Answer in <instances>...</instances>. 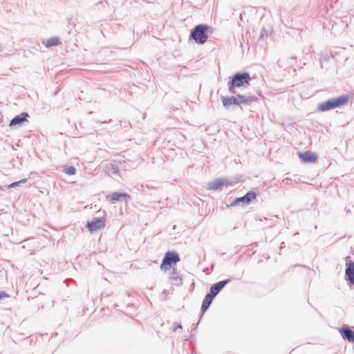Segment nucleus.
Returning <instances> with one entry per match:
<instances>
[{
    "label": "nucleus",
    "mask_w": 354,
    "mask_h": 354,
    "mask_svg": "<svg viewBox=\"0 0 354 354\" xmlns=\"http://www.w3.org/2000/svg\"><path fill=\"white\" fill-rule=\"evenodd\" d=\"M213 32L214 28L212 26L206 24H200L191 30L189 37V39L194 40L196 44L202 45L207 41L208 35L212 34Z\"/></svg>",
    "instance_id": "nucleus-1"
},
{
    "label": "nucleus",
    "mask_w": 354,
    "mask_h": 354,
    "mask_svg": "<svg viewBox=\"0 0 354 354\" xmlns=\"http://www.w3.org/2000/svg\"><path fill=\"white\" fill-rule=\"evenodd\" d=\"M259 98L254 95H245L241 94L232 96L221 97L223 105L226 109H230V107L232 105H250L252 102H257Z\"/></svg>",
    "instance_id": "nucleus-2"
},
{
    "label": "nucleus",
    "mask_w": 354,
    "mask_h": 354,
    "mask_svg": "<svg viewBox=\"0 0 354 354\" xmlns=\"http://www.w3.org/2000/svg\"><path fill=\"white\" fill-rule=\"evenodd\" d=\"M349 100V96L346 94L341 95L337 97L328 99L326 101L319 103L317 106V111L325 112L335 108L340 107L346 104Z\"/></svg>",
    "instance_id": "nucleus-3"
},
{
    "label": "nucleus",
    "mask_w": 354,
    "mask_h": 354,
    "mask_svg": "<svg viewBox=\"0 0 354 354\" xmlns=\"http://www.w3.org/2000/svg\"><path fill=\"white\" fill-rule=\"evenodd\" d=\"M180 261V256L176 251L168 250L163 257L160 268L161 270H167L176 266Z\"/></svg>",
    "instance_id": "nucleus-4"
},
{
    "label": "nucleus",
    "mask_w": 354,
    "mask_h": 354,
    "mask_svg": "<svg viewBox=\"0 0 354 354\" xmlns=\"http://www.w3.org/2000/svg\"><path fill=\"white\" fill-rule=\"evenodd\" d=\"M251 80L248 72H236L230 77L229 82L237 88L250 85Z\"/></svg>",
    "instance_id": "nucleus-5"
},
{
    "label": "nucleus",
    "mask_w": 354,
    "mask_h": 354,
    "mask_svg": "<svg viewBox=\"0 0 354 354\" xmlns=\"http://www.w3.org/2000/svg\"><path fill=\"white\" fill-rule=\"evenodd\" d=\"M256 198L257 193L254 191H249L243 196L236 198L230 205H227V207H232L239 205L244 207L249 205L253 200L256 199Z\"/></svg>",
    "instance_id": "nucleus-6"
},
{
    "label": "nucleus",
    "mask_w": 354,
    "mask_h": 354,
    "mask_svg": "<svg viewBox=\"0 0 354 354\" xmlns=\"http://www.w3.org/2000/svg\"><path fill=\"white\" fill-rule=\"evenodd\" d=\"M345 280L351 288L354 286V261L348 256L346 257Z\"/></svg>",
    "instance_id": "nucleus-7"
},
{
    "label": "nucleus",
    "mask_w": 354,
    "mask_h": 354,
    "mask_svg": "<svg viewBox=\"0 0 354 354\" xmlns=\"http://www.w3.org/2000/svg\"><path fill=\"white\" fill-rule=\"evenodd\" d=\"M106 219L104 216L95 217L91 221L87 222L86 227L88 230L93 233L103 228L105 226Z\"/></svg>",
    "instance_id": "nucleus-8"
},
{
    "label": "nucleus",
    "mask_w": 354,
    "mask_h": 354,
    "mask_svg": "<svg viewBox=\"0 0 354 354\" xmlns=\"http://www.w3.org/2000/svg\"><path fill=\"white\" fill-rule=\"evenodd\" d=\"M30 117L28 112H22L19 115H15L10 121L9 127H19L24 124L25 122H28V118Z\"/></svg>",
    "instance_id": "nucleus-9"
},
{
    "label": "nucleus",
    "mask_w": 354,
    "mask_h": 354,
    "mask_svg": "<svg viewBox=\"0 0 354 354\" xmlns=\"http://www.w3.org/2000/svg\"><path fill=\"white\" fill-rule=\"evenodd\" d=\"M224 185L228 187L229 185H231V184L227 182V179L217 178L208 183L207 189L214 191H221Z\"/></svg>",
    "instance_id": "nucleus-10"
},
{
    "label": "nucleus",
    "mask_w": 354,
    "mask_h": 354,
    "mask_svg": "<svg viewBox=\"0 0 354 354\" xmlns=\"http://www.w3.org/2000/svg\"><path fill=\"white\" fill-rule=\"evenodd\" d=\"M298 156L305 163H315L317 161L318 156L316 153L310 151L298 152Z\"/></svg>",
    "instance_id": "nucleus-11"
},
{
    "label": "nucleus",
    "mask_w": 354,
    "mask_h": 354,
    "mask_svg": "<svg viewBox=\"0 0 354 354\" xmlns=\"http://www.w3.org/2000/svg\"><path fill=\"white\" fill-rule=\"evenodd\" d=\"M338 331L344 340L349 342H354V327L353 330H351L348 326L344 325L341 328H338Z\"/></svg>",
    "instance_id": "nucleus-12"
},
{
    "label": "nucleus",
    "mask_w": 354,
    "mask_h": 354,
    "mask_svg": "<svg viewBox=\"0 0 354 354\" xmlns=\"http://www.w3.org/2000/svg\"><path fill=\"white\" fill-rule=\"evenodd\" d=\"M232 278H229L214 283L209 288V292L216 297V295L232 281Z\"/></svg>",
    "instance_id": "nucleus-13"
},
{
    "label": "nucleus",
    "mask_w": 354,
    "mask_h": 354,
    "mask_svg": "<svg viewBox=\"0 0 354 354\" xmlns=\"http://www.w3.org/2000/svg\"><path fill=\"white\" fill-rule=\"evenodd\" d=\"M108 198L111 203L124 200L127 202L131 199V196L127 193L113 192L109 195Z\"/></svg>",
    "instance_id": "nucleus-14"
},
{
    "label": "nucleus",
    "mask_w": 354,
    "mask_h": 354,
    "mask_svg": "<svg viewBox=\"0 0 354 354\" xmlns=\"http://www.w3.org/2000/svg\"><path fill=\"white\" fill-rule=\"evenodd\" d=\"M211 304H212L210 302H209V301H206V300H205L203 299V302H202V306H201V317H200L199 320L201 319L203 313H205L208 310V308H209ZM199 322H200V321H198L197 322V324L194 326V328H193V330H195L196 329V327L198 325Z\"/></svg>",
    "instance_id": "nucleus-15"
},
{
    "label": "nucleus",
    "mask_w": 354,
    "mask_h": 354,
    "mask_svg": "<svg viewBox=\"0 0 354 354\" xmlns=\"http://www.w3.org/2000/svg\"><path fill=\"white\" fill-rule=\"evenodd\" d=\"M46 47L50 48L52 46H56L61 44L59 37H53L47 39V41L44 43Z\"/></svg>",
    "instance_id": "nucleus-16"
},
{
    "label": "nucleus",
    "mask_w": 354,
    "mask_h": 354,
    "mask_svg": "<svg viewBox=\"0 0 354 354\" xmlns=\"http://www.w3.org/2000/svg\"><path fill=\"white\" fill-rule=\"evenodd\" d=\"M172 268V271L170 274V277H169V279L170 280H178L180 279V281L182 280V277L179 274V272H177L176 269L174 268V267L171 268Z\"/></svg>",
    "instance_id": "nucleus-17"
},
{
    "label": "nucleus",
    "mask_w": 354,
    "mask_h": 354,
    "mask_svg": "<svg viewBox=\"0 0 354 354\" xmlns=\"http://www.w3.org/2000/svg\"><path fill=\"white\" fill-rule=\"evenodd\" d=\"M109 171L112 174L118 175L120 172V168L117 164H111L109 167Z\"/></svg>",
    "instance_id": "nucleus-18"
},
{
    "label": "nucleus",
    "mask_w": 354,
    "mask_h": 354,
    "mask_svg": "<svg viewBox=\"0 0 354 354\" xmlns=\"http://www.w3.org/2000/svg\"><path fill=\"white\" fill-rule=\"evenodd\" d=\"M64 171L68 175H75L76 173V168L73 165H70L64 168Z\"/></svg>",
    "instance_id": "nucleus-19"
},
{
    "label": "nucleus",
    "mask_w": 354,
    "mask_h": 354,
    "mask_svg": "<svg viewBox=\"0 0 354 354\" xmlns=\"http://www.w3.org/2000/svg\"><path fill=\"white\" fill-rule=\"evenodd\" d=\"M227 87H228V91L231 94H236V88H237L236 86L232 85V83L228 82Z\"/></svg>",
    "instance_id": "nucleus-20"
},
{
    "label": "nucleus",
    "mask_w": 354,
    "mask_h": 354,
    "mask_svg": "<svg viewBox=\"0 0 354 354\" xmlns=\"http://www.w3.org/2000/svg\"><path fill=\"white\" fill-rule=\"evenodd\" d=\"M215 297L214 295L209 292L205 295L204 299L212 304Z\"/></svg>",
    "instance_id": "nucleus-21"
},
{
    "label": "nucleus",
    "mask_w": 354,
    "mask_h": 354,
    "mask_svg": "<svg viewBox=\"0 0 354 354\" xmlns=\"http://www.w3.org/2000/svg\"><path fill=\"white\" fill-rule=\"evenodd\" d=\"M265 37H268V32L265 30V28H263L259 36V39H263Z\"/></svg>",
    "instance_id": "nucleus-22"
},
{
    "label": "nucleus",
    "mask_w": 354,
    "mask_h": 354,
    "mask_svg": "<svg viewBox=\"0 0 354 354\" xmlns=\"http://www.w3.org/2000/svg\"><path fill=\"white\" fill-rule=\"evenodd\" d=\"M9 295L4 291H0V301L4 298L8 297Z\"/></svg>",
    "instance_id": "nucleus-23"
},
{
    "label": "nucleus",
    "mask_w": 354,
    "mask_h": 354,
    "mask_svg": "<svg viewBox=\"0 0 354 354\" xmlns=\"http://www.w3.org/2000/svg\"><path fill=\"white\" fill-rule=\"evenodd\" d=\"M20 184L19 183V181H16V182H14V183H12L11 184H10L8 185V188L11 189V188H15L17 186H19Z\"/></svg>",
    "instance_id": "nucleus-24"
},
{
    "label": "nucleus",
    "mask_w": 354,
    "mask_h": 354,
    "mask_svg": "<svg viewBox=\"0 0 354 354\" xmlns=\"http://www.w3.org/2000/svg\"><path fill=\"white\" fill-rule=\"evenodd\" d=\"M178 328H182V325L179 323H174V330L176 331Z\"/></svg>",
    "instance_id": "nucleus-25"
},
{
    "label": "nucleus",
    "mask_w": 354,
    "mask_h": 354,
    "mask_svg": "<svg viewBox=\"0 0 354 354\" xmlns=\"http://www.w3.org/2000/svg\"><path fill=\"white\" fill-rule=\"evenodd\" d=\"M27 182V178H23V179H21L20 180H19V183L21 185V184H24Z\"/></svg>",
    "instance_id": "nucleus-26"
},
{
    "label": "nucleus",
    "mask_w": 354,
    "mask_h": 354,
    "mask_svg": "<svg viewBox=\"0 0 354 354\" xmlns=\"http://www.w3.org/2000/svg\"><path fill=\"white\" fill-rule=\"evenodd\" d=\"M102 297H109V294H107V295H104V293H102Z\"/></svg>",
    "instance_id": "nucleus-27"
},
{
    "label": "nucleus",
    "mask_w": 354,
    "mask_h": 354,
    "mask_svg": "<svg viewBox=\"0 0 354 354\" xmlns=\"http://www.w3.org/2000/svg\"><path fill=\"white\" fill-rule=\"evenodd\" d=\"M92 113H93V112H92V111H89V112H88V114H92Z\"/></svg>",
    "instance_id": "nucleus-28"
}]
</instances>
